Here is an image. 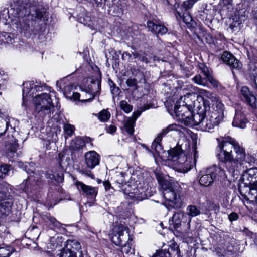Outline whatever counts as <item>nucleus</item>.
Instances as JSON below:
<instances>
[{"instance_id": "obj_1", "label": "nucleus", "mask_w": 257, "mask_h": 257, "mask_svg": "<svg viewBox=\"0 0 257 257\" xmlns=\"http://www.w3.org/2000/svg\"><path fill=\"white\" fill-rule=\"evenodd\" d=\"M48 12L41 0H17L10 9L3 10L0 14V23L10 24L19 33L26 37L33 34L42 36L45 28L39 22L47 20Z\"/></svg>"}, {"instance_id": "obj_2", "label": "nucleus", "mask_w": 257, "mask_h": 257, "mask_svg": "<svg viewBox=\"0 0 257 257\" xmlns=\"http://www.w3.org/2000/svg\"><path fill=\"white\" fill-rule=\"evenodd\" d=\"M157 180L163 190L165 205L169 210L179 209L184 205L182 188L177 183L165 179L163 175L156 174Z\"/></svg>"}, {"instance_id": "obj_3", "label": "nucleus", "mask_w": 257, "mask_h": 257, "mask_svg": "<svg viewBox=\"0 0 257 257\" xmlns=\"http://www.w3.org/2000/svg\"><path fill=\"white\" fill-rule=\"evenodd\" d=\"M189 150V152L186 154L177 146L168 151V159L176 162L178 172L185 173L195 165L198 158L196 145H193Z\"/></svg>"}, {"instance_id": "obj_4", "label": "nucleus", "mask_w": 257, "mask_h": 257, "mask_svg": "<svg viewBox=\"0 0 257 257\" xmlns=\"http://www.w3.org/2000/svg\"><path fill=\"white\" fill-rule=\"evenodd\" d=\"M239 144L234 139L230 138L224 139L219 142V152L217 156L219 161L222 162L223 167H225L227 171H232L236 165L235 161L232 160V150H235L236 145Z\"/></svg>"}, {"instance_id": "obj_5", "label": "nucleus", "mask_w": 257, "mask_h": 257, "mask_svg": "<svg viewBox=\"0 0 257 257\" xmlns=\"http://www.w3.org/2000/svg\"><path fill=\"white\" fill-rule=\"evenodd\" d=\"M198 95L195 93H189L186 95L181 96L176 102L173 110V112H170L172 115L178 118V114H191V111L193 110L195 103L197 100Z\"/></svg>"}, {"instance_id": "obj_6", "label": "nucleus", "mask_w": 257, "mask_h": 257, "mask_svg": "<svg viewBox=\"0 0 257 257\" xmlns=\"http://www.w3.org/2000/svg\"><path fill=\"white\" fill-rule=\"evenodd\" d=\"M205 96L208 98H202L205 110L211 114H215L217 118L221 119L224 117V105L216 97L211 96L208 92H205Z\"/></svg>"}, {"instance_id": "obj_7", "label": "nucleus", "mask_w": 257, "mask_h": 257, "mask_svg": "<svg viewBox=\"0 0 257 257\" xmlns=\"http://www.w3.org/2000/svg\"><path fill=\"white\" fill-rule=\"evenodd\" d=\"M81 93H73V98L74 100H79L81 102H89L93 100L100 89V81L92 80L91 84L88 86L80 87Z\"/></svg>"}, {"instance_id": "obj_8", "label": "nucleus", "mask_w": 257, "mask_h": 257, "mask_svg": "<svg viewBox=\"0 0 257 257\" xmlns=\"http://www.w3.org/2000/svg\"><path fill=\"white\" fill-rule=\"evenodd\" d=\"M235 151L236 153V156L235 158H234L232 155V160L236 162V165L234 167V169H232V171H227L228 174L232 176L237 175L239 170L241 169L242 166L243 168H244V165L245 164H251L254 162V158L249 154L246 155L244 149L241 147L239 144L236 146Z\"/></svg>"}, {"instance_id": "obj_9", "label": "nucleus", "mask_w": 257, "mask_h": 257, "mask_svg": "<svg viewBox=\"0 0 257 257\" xmlns=\"http://www.w3.org/2000/svg\"><path fill=\"white\" fill-rule=\"evenodd\" d=\"M35 109L38 112H43L45 114H49L54 111V105L49 94L43 93L38 94L34 99Z\"/></svg>"}, {"instance_id": "obj_10", "label": "nucleus", "mask_w": 257, "mask_h": 257, "mask_svg": "<svg viewBox=\"0 0 257 257\" xmlns=\"http://www.w3.org/2000/svg\"><path fill=\"white\" fill-rule=\"evenodd\" d=\"M205 116L206 111L204 108L203 109H200L196 113H193V110L191 111V114L179 113L177 119L186 125H198L201 128Z\"/></svg>"}, {"instance_id": "obj_11", "label": "nucleus", "mask_w": 257, "mask_h": 257, "mask_svg": "<svg viewBox=\"0 0 257 257\" xmlns=\"http://www.w3.org/2000/svg\"><path fill=\"white\" fill-rule=\"evenodd\" d=\"M13 204V197L7 187L0 190V218L8 215Z\"/></svg>"}, {"instance_id": "obj_12", "label": "nucleus", "mask_w": 257, "mask_h": 257, "mask_svg": "<svg viewBox=\"0 0 257 257\" xmlns=\"http://www.w3.org/2000/svg\"><path fill=\"white\" fill-rule=\"evenodd\" d=\"M190 217L180 210L175 213L172 217L173 227L176 230L181 228L188 233L190 229Z\"/></svg>"}, {"instance_id": "obj_13", "label": "nucleus", "mask_w": 257, "mask_h": 257, "mask_svg": "<svg viewBox=\"0 0 257 257\" xmlns=\"http://www.w3.org/2000/svg\"><path fill=\"white\" fill-rule=\"evenodd\" d=\"M128 228L120 225L114 228L111 236V241L117 246H126V243L130 239Z\"/></svg>"}, {"instance_id": "obj_14", "label": "nucleus", "mask_w": 257, "mask_h": 257, "mask_svg": "<svg viewBox=\"0 0 257 257\" xmlns=\"http://www.w3.org/2000/svg\"><path fill=\"white\" fill-rule=\"evenodd\" d=\"M224 168L225 167H223L221 162V164L218 166L213 165L208 167L207 169V173L212 177L214 181H222L224 180L228 176Z\"/></svg>"}, {"instance_id": "obj_15", "label": "nucleus", "mask_w": 257, "mask_h": 257, "mask_svg": "<svg viewBox=\"0 0 257 257\" xmlns=\"http://www.w3.org/2000/svg\"><path fill=\"white\" fill-rule=\"evenodd\" d=\"M27 166L26 165L25 170L29 175L26 180L20 185L19 188L23 192L28 193L31 191L33 187L36 184V181L38 180V177L35 176V175H37V174L33 170H27Z\"/></svg>"}, {"instance_id": "obj_16", "label": "nucleus", "mask_w": 257, "mask_h": 257, "mask_svg": "<svg viewBox=\"0 0 257 257\" xmlns=\"http://www.w3.org/2000/svg\"><path fill=\"white\" fill-rule=\"evenodd\" d=\"M221 121L222 120L217 118L215 114L212 115L206 112V116L202 122L201 130L203 131L211 132L219 124Z\"/></svg>"}, {"instance_id": "obj_17", "label": "nucleus", "mask_w": 257, "mask_h": 257, "mask_svg": "<svg viewBox=\"0 0 257 257\" xmlns=\"http://www.w3.org/2000/svg\"><path fill=\"white\" fill-rule=\"evenodd\" d=\"M76 185L83 195L91 199L96 197L98 193L97 188L86 185L80 181L76 182Z\"/></svg>"}, {"instance_id": "obj_18", "label": "nucleus", "mask_w": 257, "mask_h": 257, "mask_svg": "<svg viewBox=\"0 0 257 257\" xmlns=\"http://www.w3.org/2000/svg\"><path fill=\"white\" fill-rule=\"evenodd\" d=\"M248 122L242 110V108L238 106L235 108V114L232 122L234 126L244 128Z\"/></svg>"}, {"instance_id": "obj_19", "label": "nucleus", "mask_w": 257, "mask_h": 257, "mask_svg": "<svg viewBox=\"0 0 257 257\" xmlns=\"http://www.w3.org/2000/svg\"><path fill=\"white\" fill-rule=\"evenodd\" d=\"M85 162L87 167L92 169L99 165L100 156L94 151H89L85 155Z\"/></svg>"}, {"instance_id": "obj_20", "label": "nucleus", "mask_w": 257, "mask_h": 257, "mask_svg": "<svg viewBox=\"0 0 257 257\" xmlns=\"http://www.w3.org/2000/svg\"><path fill=\"white\" fill-rule=\"evenodd\" d=\"M50 87H48L46 84H42V85H35L34 87H31L30 88L29 87H24L23 89V103L22 104V106L25 105V101L26 100V97L29 96H31V95L34 93V92L35 91L36 92L37 91H43L45 89H49L50 91Z\"/></svg>"}, {"instance_id": "obj_21", "label": "nucleus", "mask_w": 257, "mask_h": 257, "mask_svg": "<svg viewBox=\"0 0 257 257\" xmlns=\"http://www.w3.org/2000/svg\"><path fill=\"white\" fill-rule=\"evenodd\" d=\"M240 92L243 97L244 101L251 107H255L256 98L249 91L248 88L246 86H243L241 88Z\"/></svg>"}, {"instance_id": "obj_22", "label": "nucleus", "mask_w": 257, "mask_h": 257, "mask_svg": "<svg viewBox=\"0 0 257 257\" xmlns=\"http://www.w3.org/2000/svg\"><path fill=\"white\" fill-rule=\"evenodd\" d=\"M147 24L149 30L156 35H163L166 34L168 30L165 26L160 24H156L151 21H148Z\"/></svg>"}, {"instance_id": "obj_23", "label": "nucleus", "mask_w": 257, "mask_h": 257, "mask_svg": "<svg viewBox=\"0 0 257 257\" xmlns=\"http://www.w3.org/2000/svg\"><path fill=\"white\" fill-rule=\"evenodd\" d=\"M136 78H128L126 81V84L129 87H133L134 90H137L138 89V83H145V77L142 72L139 71L136 75Z\"/></svg>"}, {"instance_id": "obj_24", "label": "nucleus", "mask_w": 257, "mask_h": 257, "mask_svg": "<svg viewBox=\"0 0 257 257\" xmlns=\"http://www.w3.org/2000/svg\"><path fill=\"white\" fill-rule=\"evenodd\" d=\"M64 248L76 254V251L81 249V245L80 243L76 240L69 239L66 242L65 246Z\"/></svg>"}, {"instance_id": "obj_25", "label": "nucleus", "mask_w": 257, "mask_h": 257, "mask_svg": "<svg viewBox=\"0 0 257 257\" xmlns=\"http://www.w3.org/2000/svg\"><path fill=\"white\" fill-rule=\"evenodd\" d=\"M185 213L190 217L191 220L192 217H194L200 215L201 211L200 209L195 205H189L186 208V212Z\"/></svg>"}, {"instance_id": "obj_26", "label": "nucleus", "mask_w": 257, "mask_h": 257, "mask_svg": "<svg viewBox=\"0 0 257 257\" xmlns=\"http://www.w3.org/2000/svg\"><path fill=\"white\" fill-rule=\"evenodd\" d=\"M84 146V141L80 138H77L71 141L70 148L71 149L76 151L82 149Z\"/></svg>"}, {"instance_id": "obj_27", "label": "nucleus", "mask_w": 257, "mask_h": 257, "mask_svg": "<svg viewBox=\"0 0 257 257\" xmlns=\"http://www.w3.org/2000/svg\"><path fill=\"white\" fill-rule=\"evenodd\" d=\"M16 37L14 34L3 32L0 34V41L5 43H12Z\"/></svg>"}, {"instance_id": "obj_28", "label": "nucleus", "mask_w": 257, "mask_h": 257, "mask_svg": "<svg viewBox=\"0 0 257 257\" xmlns=\"http://www.w3.org/2000/svg\"><path fill=\"white\" fill-rule=\"evenodd\" d=\"M214 181L212 177L207 173V170L205 174L202 175L199 180L200 184L204 186L211 185Z\"/></svg>"}, {"instance_id": "obj_29", "label": "nucleus", "mask_w": 257, "mask_h": 257, "mask_svg": "<svg viewBox=\"0 0 257 257\" xmlns=\"http://www.w3.org/2000/svg\"><path fill=\"white\" fill-rule=\"evenodd\" d=\"M161 141V137L160 136H158L155 140L153 142L151 146L152 149L155 150V152L158 155H160L161 151H162V147L160 143Z\"/></svg>"}, {"instance_id": "obj_30", "label": "nucleus", "mask_w": 257, "mask_h": 257, "mask_svg": "<svg viewBox=\"0 0 257 257\" xmlns=\"http://www.w3.org/2000/svg\"><path fill=\"white\" fill-rule=\"evenodd\" d=\"M126 174L124 172H116L113 177L115 182L118 185L125 184L126 181L125 179Z\"/></svg>"}, {"instance_id": "obj_31", "label": "nucleus", "mask_w": 257, "mask_h": 257, "mask_svg": "<svg viewBox=\"0 0 257 257\" xmlns=\"http://www.w3.org/2000/svg\"><path fill=\"white\" fill-rule=\"evenodd\" d=\"M95 116L98 117L100 121L105 122L109 119L110 113L107 110L103 109L98 113L96 114Z\"/></svg>"}, {"instance_id": "obj_32", "label": "nucleus", "mask_w": 257, "mask_h": 257, "mask_svg": "<svg viewBox=\"0 0 257 257\" xmlns=\"http://www.w3.org/2000/svg\"><path fill=\"white\" fill-rule=\"evenodd\" d=\"M135 122L130 117L124 123V127L126 132L130 135H132L134 132V125Z\"/></svg>"}, {"instance_id": "obj_33", "label": "nucleus", "mask_w": 257, "mask_h": 257, "mask_svg": "<svg viewBox=\"0 0 257 257\" xmlns=\"http://www.w3.org/2000/svg\"><path fill=\"white\" fill-rule=\"evenodd\" d=\"M6 146L8 151L14 154L16 152L18 147V144L15 139H13L6 144Z\"/></svg>"}, {"instance_id": "obj_34", "label": "nucleus", "mask_w": 257, "mask_h": 257, "mask_svg": "<svg viewBox=\"0 0 257 257\" xmlns=\"http://www.w3.org/2000/svg\"><path fill=\"white\" fill-rule=\"evenodd\" d=\"M59 164L61 167L64 168L66 167L68 165V161H70V158L68 156H66L62 153L59 154Z\"/></svg>"}, {"instance_id": "obj_35", "label": "nucleus", "mask_w": 257, "mask_h": 257, "mask_svg": "<svg viewBox=\"0 0 257 257\" xmlns=\"http://www.w3.org/2000/svg\"><path fill=\"white\" fill-rule=\"evenodd\" d=\"M175 15L177 18L179 16L180 18L182 19L183 22L186 24H189L192 20L191 16L187 12L182 15L181 13L177 10Z\"/></svg>"}, {"instance_id": "obj_36", "label": "nucleus", "mask_w": 257, "mask_h": 257, "mask_svg": "<svg viewBox=\"0 0 257 257\" xmlns=\"http://www.w3.org/2000/svg\"><path fill=\"white\" fill-rule=\"evenodd\" d=\"M58 239V237L57 238L55 237H52L50 239V242L48 244L47 247L48 249V252H51L54 250H55L57 247L59 245L58 242L57 241V240Z\"/></svg>"}, {"instance_id": "obj_37", "label": "nucleus", "mask_w": 257, "mask_h": 257, "mask_svg": "<svg viewBox=\"0 0 257 257\" xmlns=\"http://www.w3.org/2000/svg\"><path fill=\"white\" fill-rule=\"evenodd\" d=\"M178 130V126L176 124H171L168 125L167 127L163 128L162 132L159 134L158 136H160L162 139L163 136L166 135L169 132L172 131H177Z\"/></svg>"}, {"instance_id": "obj_38", "label": "nucleus", "mask_w": 257, "mask_h": 257, "mask_svg": "<svg viewBox=\"0 0 257 257\" xmlns=\"http://www.w3.org/2000/svg\"><path fill=\"white\" fill-rule=\"evenodd\" d=\"M13 251V249L10 246L0 247V257H8Z\"/></svg>"}, {"instance_id": "obj_39", "label": "nucleus", "mask_w": 257, "mask_h": 257, "mask_svg": "<svg viewBox=\"0 0 257 257\" xmlns=\"http://www.w3.org/2000/svg\"><path fill=\"white\" fill-rule=\"evenodd\" d=\"M45 220L47 222H49L55 227L59 228L62 226V224L58 221L54 217L50 215H46Z\"/></svg>"}, {"instance_id": "obj_40", "label": "nucleus", "mask_w": 257, "mask_h": 257, "mask_svg": "<svg viewBox=\"0 0 257 257\" xmlns=\"http://www.w3.org/2000/svg\"><path fill=\"white\" fill-rule=\"evenodd\" d=\"M221 59L226 64L230 60H233L235 61V57L232 54L227 51H225L221 55Z\"/></svg>"}, {"instance_id": "obj_41", "label": "nucleus", "mask_w": 257, "mask_h": 257, "mask_svg": "<svg viewBox=\"0 0 257 257\" xmlns=\"http://www.w3.org/2000/svg\"><path fill=\"white\" fill-rule=\"evenodd\" d=\"M120 108L125 113H128L132 111L133 106L130 105L126 101L121 100L119 103Z\"/></svg>"}, {"instance_id": "obj_42", "label": "nucleus", "mask_w": 257, "mask_h": 257, "mask_svg": "<svg viewBox=\"0 0 257 257\" xmlns=\"http://www.w3.org/2000/svg\"><path fill=\"white\" fill-rule=\"evenodd\" d=\"M55 257H76V255L75 253L63 248Z\"/></svg>"}, {"instance_id": "obj_43", "label": "nucleus", "mask_w": 257, "mask_h": 257, "mask_svg": "<svg viewBox=\"0 0 257 257\" xmlns=\"http://www.w3.org/2000/svg\"><path fill=\"white\" fill-rule=\"evenodd\" d=\"M47 178L54 180L57 182H62L64 179V175L63 173L47 174Z\"/></svg>"}, {"instance_id": "obj_44", "label": "nucleus", "mask_w": 257, "mask_h": 257, "mask_svg": "<svg viewBox=\"0 0 257 257\" xmlns=\"http://www.w3.org/2000/svg\"><path fill=\"white\" fill-rule=\"evenodd\" d=\"M231 69L239 70L241 68V64L239 61L235 57V61L230 60L227 64Z\"/></svg>"}, {"instance_id": "obj_45", "label": "nucleus", "mask_w": 257, "mask_h": 257, "mask_svg": "<svg viewBox=\"0 0 257 257\" xmlns=\"http://www.w3.org/2000/svg\"><path fill=\"white\" fill-rule=\"evenodd\" d=\"M9 121L3 118H0V136L2 135L8 129Z\"/></svg>"}, {"instance_id": "obj_46", "label": "nucleus", "mask_w": 257, "mask_h": 257, "mask_svg": "<svg viewBox=\"0 0 257 257\" xmlns=\"http://www.w3.org/2000/svg\"><path fill=\"white\" fill-rule=\"evenodd\" d=\"M248 66L250 75L254 77V76L257 75V63L254 61H251Z\"/></svg>"}, {"instance_id": "obj_47", "label": "nucleus", "mask_w": 257, "mask_h": 257, "mask_svg": "<svg viewBox=\"0 0 257 257\" xmlns=\"http://www.w3.org/2000/svg\"><path fill=\"white\" fill-rule=\"evenodd\" d=\"M63 128L65 133L69 136L73 135L75 130L74 126L69 123L64 124Z\"/></svg>"}, {"instance_id": "obj_48", "label": "nucleus", "mask_w": 257, "mask_h": 257, "mask_svg": "<svg viewBox=\"0 0 257 257\" xmlns=\"http://www.w3.org/2000/svg\"><path fill=\"white\" fill-rule=\"evenodd\" d=\"M11 167V166L7 164L0 165V177H2L3 175H8Z\"/></svg>"}, {"instance_id": "obj_49", "label": "nucleus", "mask_w": 257, "mask_h": 257, "mask_svg": "<svg viewBox=\"0 0 257 257\" xmlns=\"http://www.w3.org/2000/svg\"><path fill=\"white\" fill-rule=\"evenodd\" d=\"M150 108V106L148 105H145L144 106L141 108V111H137L136 112H134L133 114V116L131 118L133 119V120L136 121V119L138 118V117L141 115V112L144 111L146 110H147Z\"/></svg>"}, {"instance_id": "obj_50", "label": "nucleus", "mask_w": 257, "mask_h": 257, "mask_svg": "<svg viewBox=\"0 0 257 257\" xmlns=\"http://www.w3.org/2000/svg\"><path fill=\"white\" fill-rule=\"evenodd\" d=\"M194 4L195 3L193 0H187L184 2L182 7L187 11L188 10L192 8Z\"/></svg>"}, {"instance_id": "obj_51", "label": "nucleus", "mask_w": 257, "mask_h": 257, "mask_svg": "<svg viewBox=\"0 0 257 257\" xmlns=\"http://www.w3.org/2000/svg\"><path fill=\"white\" fill-rule=\"evenodd\" d=\"M73 85H68L65 87L64 89V95L66 97L70 98V99L73 98L72 95H69V94H70L71 91L73 89Z\"/></svg>"}, {"instance_id": "obj_52", "label": "nucleus", "mask_w": 257, "mask_h": 257, "mask_svg": "<svg viewBox=\"0 0 257 257\" xmlns=\"http://www.w3.org/2000/svg\"><path fill=\"white\" fill-rule=\"evenodd\" d=\"M193 80L194 81V82L199 85H205V81L204 79H203L201 75H196L193 78Z\"/></svg>"}, {"instance_id": "obj_53", "label": "nucleus", "mask_w": 257, "mask_h": 257, "mask_svg": "<svg viewBox=\"0 0 257 257\" xmlns=\"http://www.w3.org/2000/svg\"><path fill=\"white\" fill-rule=\"evenodd\" d=\"M199 67L201 72L204 74L206 78L211 75L208 68L204 64H201Z\"/></svg>"}, {"instance_id": "obj_54", "label": "nucleus", "mask_w": 257, "mask_h": 257, "mask_svg": "<svg viewBox=\"0 0 257 257\" xmlns=\"http://www.w3.org/2000/svg\"><path fill=\"white\" fill-rule=\"evenodd\" d=\"M80 173L82 175H85L91 178V179H94L95 178L94 174L90 170L83 169L80 171Z\"/></svg>"}, {"instance_id": "obj_55", "label": "nucleus", "mask_w": 257, "mask_h": 257, "mask_svg": "<svg viewBox=\"0 0 257 257\" xmlns=\"http://www.w3.org/2000/svg\"><path fill=\"white\" fill-rule=\"evenodd\" d=\"M139 60L146 63H149L150 60V58L147 57V54L145 53H140Z\"/></svg>"}, {"instance_id": "obj_56", "label": "nucleus", "mask_w": 257, "mask_h": 257, "mask_svg": "<svg viewBox=\"0 0 257 257\" xmlns=\"http://www.w3.org/2000/svg\"><path fill=\"white\" fill-rule=\"evenodd\" d=\"M206 79L209 82L212 84V85L215 87H217L218 86V82L215 80L211 75H210Z\"/></svg>"}, {"instance_id": "obj_57", "label": "nucleus", "mask_w": 257, "mask_h": 257, "mask_svg": "<svg viewBox=\"0 0 257 257\" xmlns=\"http://www.w3.org/2000/svg\"><path fill=\"white\" fill-rule=\"evenodd\" d=\"M132 55L127 52H124L122 54V59H126L127 58L129 62H132Z\"/></svg>"}, {"instance_id": "obj_58", "label": "nucleus", "mask_w": 257, "mask_h": 257, "mask_svg": "<svg viewBox=\"0 0 257 257\" xmlns=\"http://www.w3.org/2000/svg\"><path fill=\"white\" fill-rule=\"evenodd\" d=\"M169 253L165 251H160L157 252L152 257H168Z\"/></svg>"}, {"instance_id": "obj_59", "label": "nucleus", "mask_w": 257, "mask_h": 257, "mask_svg": "<svg viewBox=\"0 0 257 257\" xmlns=\"http://www.w3.org/2000/svg\"><path fill=\"white\" fill-rule=\"evenodd\" d=\"M228 217L230 221H233L236 220L238 219V215L236 213L232 212L231 214H230Z\"/></svg>"}, {"instance_id": "obj_60", "label": "nucleus", "mask_w": 257, "mask_h": 257, "mask_svg": "<svg viewBox=\"0 0 257 257\" xmlns=\"http://www.w3.org/2000/svg\"><path fill=\"white\" fill-rule=\"evenodd\" d=\"M116 129L117 128L115 125H110L107 128V132L109 134H112L116 132Z\"/></svg>"}, {"instance_id": "obj_61", "label": "nucleus", "mask_w": 257, "mask_h": 257, "mask_svg": "<svg viewBox=\"0 0 257 257\" xmlns=\"http://www.w3.org/2000/svg\"><path fill=\"white\" fill-rule=\"evenodd\" d=\"M103 185L105 187V189L106 191H110V190H113V188L111 187V184L110 182L108 181L103 182Z\"/></svg>"}, {"instance_id": "obj_62", "label": "nucleus", "mask_w": 257, "mask_h": 257, "mask_svg": "<svg viewBox=\"0 0 257 257\" xmlns=\"http://www.w3.org/2000/svg\"><path fill=\"white\" fill-rule=\"evenodd\" d=\"M249 188L251 190L257 191V181L254 182L252 183H250L249 185ZM255 199L257 202V195L255 196Z\"/></svg>"}, {"instance_id": "obj_63", "label": "nucleus", "mask_w": 257, "mask_h": 257, "mask_svg": "<svg viewBox=\"0 0 257 257\" xmlns=\"http://www.w3.org/2000/svg\"><path fill=\"white\" fill-rule=\"evenodd\" d=\"M111 92L113 94V96H116L119 94L120 89L118 87H114L113 88H111Z\"/></svg>"}, {"instance_id": "obj_64", "label": "nucleus", "mask_w": 257, "mask_h": 257, "mask_svg": "<svg viewBox=\"0 0 257 257\" xmlns=\"http://www.w3.org/2000/svg\"><path fill=\"white\" fill-rule=\"evenodd\" d=\"M252 85L253 87L257 89V75L254 76L253 83L252 84Z\"/></svg>"}]
</instances>
